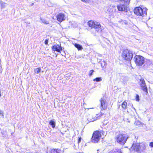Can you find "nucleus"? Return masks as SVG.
<instances>
[{
  "label": "nucleus",
  "mask_w": 153,
  "mask_h": 153,
  "mask_svg": "<svg viewBox=\"0 0 153 153\" xmlns=\"http://www.w3.org/2000/svg\"><path fill=\"white\" fill-rule=\"evenodd\" d=\"M130 0H119V1L120 3H123V2H124V4H128L130 2Z\"/></svg>",
  "instance_id": "nucleus-17"
},
{
  "label": "nucleus",
  "mask_w": 153,
  "mask_h": 153,
  "mask_svg": "<svg viewBox=\"0 0 153 153\" xmlns=\"http://www.w3.org/2000/svg\"><path fill=\"white\" fill-rule=\"evenodd\" d=\"M94 71L93 70H91L89 72V75L90 76H91L92 75Z\"/></svg>",
  "instance_id": "nucleus-25"
},
{
  "label": "nucleus",
  "mask_w": 153,
  "mask_h": 153,
  "mask_svg": "<svg viewBox=\"0 0 153 153\" xmlns=\"http://www.w3.org/2000/svg\"><path fill=\"white\" fill-rule=\"evenodd\" d=\"M105 130L100 129L98 131L94 132L91 137L92 142L95 143H97L100 140L102 134L103 136H105L107 132Z\"/></svg>",
  "instance_id": "nucleus-1"
},
{
  "label": "nucleus",
  "mask_w": 153,
  "mask_h": 153,
  "mask_svg": "<svg viewBox=\"0 0 153 153\" xmlns=\"http://www.w3.org/2000/svg\"><path fill=\"white\" fill-rule=\"evenodd\" d=\"M0 115H1V116H2L3 117H4V115H3V112L2 111H1L0 110Z\"/></svg>",
  "instance_id": "nucleus-31"
},
{
  "label": "nucleus",
  "mask_w": 153,
  "mask_h": 153,
  "mask_svg": "<svg viewBox=\"0 0 153 153\" xmlns=\"http://www.w3.org/2000/svg\"><path fill=\"white\" fill-rule=\"evenodd\" d=\"M102 77H97L96 78L94 79H93V81L94 82H98L102 81Z\"/></svg>",
  "instance_id": "nucleus-19"
},
{
  "label": "nucleus",
  "mask_w": 153,
  "mask_h": 153,
  "mask_svg": "<svg viewBox=\"0 0 153 153\" xmlns=\"http://www.w3.org/2000/svg\"><path fill=\"white\" fill-rule=\"evenodd\" d=\"M135 63L138 65H141L144 62V58L140 55H136L134 58Z\"/></svg>",
  "instance_id": "nucleus-5"
},
{
  "label": "nucleus",
  "mask_w": 153,
  "mask_h": 153,
  "mask_svg": "<svg viewBox=\"0 0 153 153\" xmlns=\"http://www.w3.org/2000/svg\"><path fill=\"white\" fill-rule=\"evenodd\" d=\"M49 124L52 126L53 128H54L55 126V122L54 120H50L49 123Z\"/></svg>",
  "instance_id": "nucleus-16"
},
{
  "label": "nucleus",
  "mask_w": 153,
  "mask_h": 153,
  "mask_svg": "<svg viewBox=\"0 0 153 153\" xmlns=\"http://www.w3.org/2000/svg\"><path fill=\"white\" fill-rule=\"evenodd\" d=\"M122 22H123L125 24H127V23L126 21H123Z\"/></svg>",
  "instance_id": "nucleus-34"
},
{
  "label": "nucleus",
  "mask_w": 153,
  "mask_h": 153,
  "mask_svg": "<svg viewBox=\"0 0 153 153\" xmlns=\"http://www.w3.org/2000/svg\"><path fill=\"white\" fill-rule=\"evenodd\" d=\"M136 100L137 101H139L140 100H139V96L137 94L136 96Z\"/></svg>",
  "instance_id": "nucleus-27"
},
{
  "label": "nucleus",
  "mask_w": 153,
  "mask_h": 153,
  "mask_svg": "<svg viewBox=\"0 0 153 153\" xmlns=\"http://www.w3.org/2000/svg\"><path fill=\"white\" fill-rule=\"evenodd\" d=\"M33 3L32 4V5H33Z\"/></svg>",
  "instance_id": "nucleus-37"
},
{
  "label": "nucleus",
  "mask_w": 153,
  "mask_h": 153,
  "mask_svg": "<svg viewBox=\"0 0 153 153\" xmlns=\"http://www.w3.org/2000/svg\"><path fill=\"white\" fill-rule=\"evenodd\" d=\"M52 49L54 51H57L60 52L61 51H62V47L58 45H54L52 47Z\"/></svg>",
  "instance_id": "nucleus-13"
},
{
  "label": "nucleus",
  "mask_w": 153,
  "mask_h": 153,
  "mask_svg": "<svg viewBox=\"0 0 153 153\" xmlns=\"http://www.w3.org/2000/svg\"><path fill=\"white\" fill-rule=\"evenodd\" d=\"M111 153H122L120 149L115 148L110 152ZM110 152H109L110 153Z\"/></svg>",
  "instance_id": "nucleus-15"
},
{
  "label": "nucleus",
  "mask_w": 153,
  "mask_h": 153,
  "mask_svg": "<svg viewBox=\"0 0 153 153\" xmlns=\"http://www.w3.org/2000/svg\"><path fill=\"white\" fill-rule=\"evenodd\" d=\"M5 3H4V2H2L1 3V7H5Z\"/></svg>",
  "instance_id": "nucleus-28"
},
{
  "label": "nucleus",
  "mask_w": 153,
  "mask_h": 153,
  "mask_svg": "<svg viewBox=\"0 0 153 153\" xmlns=\"http://www.w3.org/2000/svg\"><path fill=\"white\" fill-rule=\"evenodd\" d=\"M99 63L100 64L101 67L102 68H104L105 67L106 64L104 61L100 62Z\"/></svg>",
  "instance_id": "nucleus-20"
},
{
  "label": "nucleus",
  "mask_w": 153,
  "mask_h": 153,
  "mask_svg": "<svg viewBox=\"0 0 153 153\" xmlns=\"http://www.w3.org/2000/svg\"><path fill=\"white\" fill-rule=\"evenodd\" d=\"M139 150H138V153H142L146 150L145 145L143 143H140L139 144Z\"/></svg>",
  "instance_id": "nucleus-11"
},
{
  "label": "nucleus",
  "mask_w": 153,
  "mask_h": 153,
  "mask_svg": "<svg viewBox=\"0 0 153 153\" xmlns=\"http://www.w3.org/2000/svg\"><path fill=\"white\" fill-rule=\"evenodd\" d=\"M33 153V152H28V153Z\"/></svg>",
  "instance_id": "nucleus-36"
},
{
  "label": "nucleus",
  "mask_w": 153,
  "mask_h": 153,
  "mask_svg": "<svg viewBox=\"0 0 153 153\" xmlns=\"http://www.w3.org/2000/svg\"><path fill=\"white\" fill-rule=\"evenodd\" d=\"M81 138L80 137V138H79L78 139V143H79L81 142Z\"/></svg>",
  "instance_id": "nucleus-33"
},
{
  "label": "nucleus",
  "mask_w": 153,
  "mask_h": 153,
  "mask_svg": "<svg viewBox=\"0 0 153 153\" xmlns=\"http://www.w3.org/2000/svg\"><path fill=\"white\" fill-rule=\"evenodd\" d=\"M133 56L132 52L128 50H124L122 55V58L127 61H130L132 58Z\"/></svg>",
  "instance_id": "nucleus-3"
},
{
  "label": "nucleus",
  "mask_w": 153,
  "mask_h": 153,
  "mask_svg": "<svg viewBox=\"0 0 153 153\" xmlns=\"http://www.w3.org/2000/svg\"><path fill=\"white\" fill-rule=\"evenodd\" d=\"M145 11H143L142 8L140 7H137L134 9V13L137 16H142L144 13L146 15L147 14L146 12V11L147 10L146 8H145Z\"/></svg>",
  "instance_id": "nucleus-6"
},
{
  "label": "nucleus",
  "mask_w": 153,
  "mask_h": 153,
  "mask_svg": "<svg viewBox=\"0 0 153 153\" xmlns=\"http://www.w3.org/2000/svg\"><path fill=\"white\" fill-rule=\"evenodd\" d=\"M88 25L89 27L92 28L98 29V32H100L102 30L101 29H99L101 27V25L98 22L91 20L88 22Z\"/></svg>",
  "instance_id": "nucleus-4"
},
{
  "label": "nucleus",
  "mask_w": 153,
  "mask_h": 153,
  "mask_svg": "<svg viewBox=\"0 0 153 153\" xmlns=\"http://www.w3.org/2000/svg\"><path fill=\"white\" fill-rule=\"evenodd\" d=\"M100 101L101 103L100 108L101 110H103L106 109L107 106L106 100L104 98H102L100 99Z\"/></svg>",
  "instance_id": "nucleus-9"
},
{
  "label": "nucleus",
  "mask_w": 153,
  "mask_h": 153,
  "mask_svg": "<svg viewBox=\"0 0 153 153\" xmlns=\"http://www.w3.org/2000/svg\"><path fill=\"white\" fill-rule=\"evenodd\" d=\"M36 153H41L40 152H36Z\"/></svg>",
  "instance_id": "nucleus-35"
},
{
  "label": "nucleus",
  "mask_w": 153,
  "mask_h": 153,
  "mask_svg": "<svg viewBox=\"0 0 153 153\" xmlns=\"http://www.w3.org/2000/svg\"><path fill=\"white\" fill-rule=\"evenodd\" d=\"M57 20L60 22H61L65 20V15L62 13H59L56 16Z\"/></svg>",
  "instance_id": "nucleus-10"
},
{
  "label": "nucleus",
  "mask_w": 153,
  "mask_h": 153,
  "mask_svg": "<svg viewBox=\"0 0 153 153\" xmlns=\"http://www.w3.org/2000/svg\"><path fill=\"white\" fill-rule=\"evenodd\" d=\"M129 136L126 134H117L115 138V140L118 143L122 145L126 143Z\"/></svg>",
  "instance_id": "nucleus-2"
},
{
  "label": "nucleus",
  "mask_w": 153,
  "mask_h": 153,
  "mask_svg": "<svg viewBox=\"0 0 153 153\" xmlns=\"http://www.w3.org/2000/svg\"><path fill=\"white\" fill-rule=\"evenodd\" d=\"M149 146L151 147H153V142H151L149 144Z\"/></svg>",
  "instance_id": "nucleus-29"
},
{
  "label": "nucleus",
  "mask_w": 153,
  "mask_h": 153,
  "mask_svg": "<svg viewBox=\"0 0 153 153\" xmlns=\"http://www.w3.org/2000/svg\"><path fill=\"white\" fill-rule=\"evenodd\" d=\"M140 84L141 88L147 94L148 93V89L146 85L145 80L143 79H141L140 80Z\"/></svg>",
  "instance_id": "nucleus-7"
},
{
  "label": "nucleus",
  "mask_w": 153,
  "mask_h": 153,
  "mask_svg": "<svg viewBox=\"0 0 153 153\" xmlns=\"http://www.w3.org/2000/svg\"><path fill=\"white\" fill-rule=\"evenodd\" d=\"M96 118H97H97H98V117H96Z\"/></svg>",
  "instance_id": "nucleus-38"
},
{
  "label": "nucleus",
  "mask_w": 153,
  "mask_h": 153,
  "mask_svg": "<svg viewBox=\"0 0 153 153\" xmlns=\"http://www.w3.org/2000/svg\"><path fill=\"white\" fill-rule=\"evenodd\" d=\"M74 46L75 47L77 48L78 50H81L82 49V47L78 44L75 43L74 45Z\"/></svg>",
  "instance_id": "nucleus-18"
},
{
  "label": "nucleus",
  "mask_w": 153,
  "mask_h": 153,
  "mask_svg": "<svg viewBox=\"0 0 153 153\" xmlns=\"http://www.w3.org/2000/svg\"><path fill=\"white\" fill-rule=\"evenodd\" d=\"M63 151L59 149H53L49 150L48 153H63Z\"/></svg>",
  "instance_id": "nucleus-12"
},
{
  "label": "nucleus",
  "mask_w": 153,
  "mask_h": 153,
  "mask_svg": "<svg viewBox=\"0 0 153 153\" xmlns=\"http://www.w3.org/2000/svg\"><path fill=\"white\" fill-rule=\"evenodd\" d=\"M48 39H46L45 41V44L46 45H48Z\"/></svg>",
  "instance_id": "nucleus-32"
},
{
  "label": "nucleus",
  "mask_w": 153,
  "mask_h": 153,
  "mask_svg": "<svg viewBox=\"0 0 153 153\" xmlns=\"http://www.w3.org/2000/svg\"><path fill=\"white\" fill-rule=\"evenodd\" d=\"M41 70V69L40 68H37L34 69V71L35 73L38 74L40 73Z\"/></svg>",
  "instance_id": "nucleus-21"
},
{
  "label": "nucleus",
  "mask_w": 153,
  "mask_h": 153,
  "mask_svg": "<svg viewBox=\"0 0 153 153\" xmlns=\"http://www.w3.org/2000/svg\"><path fill=\"white\" fill-rule=\"evenodd\" d=\"M139 144L138 143H135L131 147L132 149L134 150V151H136L138 153V150H139Z\"/></svg>",
  "instance_id": "nucleus-14"
},
{
  "label": "nucleus",
  "mask_w": 153,
  "mask_h": 153,
  "mask_svg": "<svg viewBox=\"0 0 153 153\" xmlns=\"http://www.w3.org/2000/svg\"><path fill=\"white\" fill-rule=\"evenodd\" d=\"M82 1L85 3H88L89 1V0H81Z\"/></svg>",
  "instance_id": "nucleus-30"
},
{
  "label": "nucleus",
  "mask_w": 153,
  "mask_h": 153,
  "mask_svg": "<svg viewBox=\"0 0 153 153\" xmlns=\"http://www.w3.org/2000/svg\"><path fill=\"white\" fill-rule=\"evenodd\" d=\"M127 103L126 102H124L122 104V106L124 109H125L126 108Z\"/></svg>",
  "instance_id": "nucleus-23"
},
{
  "label": "nucleus",
  "mask_w": 153,
  "mask_h": 153,
  "mask_svg": "<svg viewBox=\"0 0 153 153\" xmlns=\"http://www.w3.org/2000/svg\"><path fill=\"white\" fill-rule=\"evenodd\" d=\"M134 124L136 125L137 126H140L142 125L141 124V123L138 120H137L135 121L134 123Z\"/></svg>",
  "instance_id": "nucleus-22"
},
{
  "label": "nucleus",
  "mask_w": 153,
  "mask_h": 153,
  "mask_svg": "<svg viewBox=\"0 0 153 153\" xmlns=\"http://www.w3.org/2000/svg\"><path fill=\"white\" fill-rule=\"evenodd\" d=\"M119 5H117V8L119 11H123L124 12H126L127 11V7L125 4H123L122 3Z\"/></svg>",
  "instance_id": "nucleus-8"
},
{
  "label": "nucleus",
  "mask_w": 153,
  "mask_h": 153,
  "mask_svg": "<svg viewBox=\"0 0 153 153\" xmlns=\"http://www.w3.org/2000/svg\"><path fill=\"white\" fill-rule=\"evenodd\" d=\"M40 20L44 24H49L48 22L46 21V20L45 19H42V18H41Z\"/></svg>",
  "instance_id": "nucleus-24"
},
{
  "label": "nucleus",
  "mask_w": 153,
  "mask_h": 153,
  "mask_svg": "<svg viewBox=\"0 0 153 153\" xmlns=\"http://www.w3.org/2000/svg\"><path fill=\"white\" fill-rule=\"evenodd\" d=\"M96 120H97V118L94 117V118H93L92 119H89V121L90 122H93L94 121Z\"/></svg>",
  "instance_id": "nucleus-26"
}]
</instances>
